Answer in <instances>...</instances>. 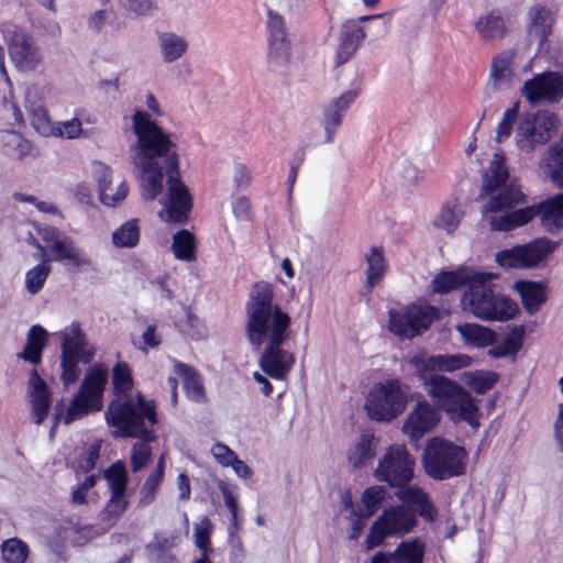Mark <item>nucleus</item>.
Masks as SVG:
<instances>
[{
	"label": "nucleus",
	"mask_w": 563,
	"mask_h": 563,
	"mask_svg": "<svg viewBox=\"0 0 563 563\" xmlns=\"http://www.w3.org/2000/svg\"><path fill=\"white\" fill-rule=\"evenodd\" d=\"M48 343V332L41 324L32 325L26 333V343L18 357L36 366L43 357V351Z\"/></svg>",
	"instance_id": "obj_28"
},
{
	"label": "nucleus",
	"mask_w": 563,
	"mask_h": 563,
	"mask_svg": "<svg viewBox=\"0 0 563 563\" xmlns=\"http://www.w3.org/2000/svg\"><path fill=\"white\" fill-rule=\"evenodd\" d=\"M29 554V545L19 538L8 539L1 545V555L5 563H24Z\"/></svg>",
	"instance_id": "obj_52"
},
{
	"label": "nucleus",
	"mask_w": 563,
	"mask_h": 563,
	"mask_svg": "<svg viewBox=\"0 0 563 563\" xmlns=\"http://www.w3.org/2000/svg\"><path fill=\"white\" fill-rule=\"evenodd\" d=\"M113 394L118 398L131 397L134 387V378L131 366L125 361L117 362L111 371Z\"/></svg>",
	"instance_id": "obj_38"
},
{
	"label": "nucleus",
	"mask_w": 563,
	"mask_h": 563,
	"mask_svg": "<svg viewBox=\"0 0 563 563\" xmlns=\"http://www.w3.org/2000/svg\"><path fill=\"white\" fill-rule=\"evenodd\" d=\"M498 378V374L492 371H471L462 375L464 384L479 395L492 389Z\"/></svg>",
	"instance_id": "obj_45"
},
{
	"label": "nucleus",
	"mask_w": 563,
	"mask_h": 563,
	"mask_svg": "<svg viewBox=\"0 0 563 563\" xmlns=\"http://www.w3.org/2000/svg\"><path fill=\"white\" fill-rule=\"evenodd\" d=\"M415 459L402 444L390 445L375 470V476L391 487L408 484L413 477Z\"/></svg>",
	"instance_id": "obj_14"
},
{
	"label": "nucleus",
	"mask_w": 563,
	"mask_h": 563,
	"mask_svg": "<svg viewBox=\"0 0 563 563\" xmlns=\"http://www.w3.org/2000/svg\"><path fill=\"white\" fill-rule=\"evenodd\" d=\"M464 214L461 201L456 197H451L441 206L432 220V224L437 229L452 234L457 230Z\"/></svg>",
	"instance_id": "obj_31"
},
{
	"label": "nucleus",
	"mask_w": 563,
	"mask_h": 563,
	"mask_svg": "<svg viewBox=\"0 0 563 563\" xmlns=\"http://www.w3.org/2000/svg\"><path fill=\"white\" fill-rule=\"evenodd\" d=\"M158 46L162 58L172 63L179 59L188 49L187 40L174 32H164L158 35Z\"/></svg>",
	"instance_id": "obj_40"
},
{
	"label": "nucleus",
	"mask_w": 563,
	"mask_h": 563,
	"mask_svg": "<svg viewBox=\"0 0 563 563\" xmlns=\"http://www.w3.org/2000/svg\"><path fill=\"white\" fill-rule=\"evenodd\" d=\"M536 67L561 68L563 67V48L560 44L547 43L544 51H540L533 58Z\"/></svg>",
	"instance_id": "obj_50"
},
{
	"label": "nucleus",
	"mask_w": 563,
	"mask_h": 563,
	"mask_svg": "<svg viewBox=\"0 0 563 563\" xmlns=\"http://www.w3.org/2000/svg\"><path fill=\"white\" fill-rule=\"evenodd\" d=\"M559 118L547 110L536 112L522 119L516 130L515 142L517 147L531 154L537 146L543 145L555 134Z\"/></svg>",
	"instance_id": "obj_11"
},
{
	"label": "nucleus",
	"mask_w": 563,
	"mask_h": 563,
	"mask_svg": "<svg viewBox=\"0 0 563 563\" xmlns=\"http://www.w3.org/2000/svg\"><path fill=\"white\" fill-rule=\"evenodd\" d=\"M408 402V388L399 380L389 379L376 384L368 393L365 409L368 417L376 421H390L400 415Z\"/></svg>",
	"instance_id": "obj_9"
},
{
	"label": "nucleus",
	"mask_w": 563,
	"mask_h": 563,
	"mask_svg": "<svg viewBox=\"0 0 563 563\" xmlns=\"http://www.w3.org/2000/svg\"><path fill=\"white\" fill-rule=\"evenodd\" d=\"M527 16L529 34L538 38L542 49L552 32L555 13L547 5L534 4L528 10Z\"/></svg>",
	"instance_id": "obj_23"
},
{
	"label": "nucleus",
	"mask_w": 563,
	"mask_h": 563,
	"mask_svg": "<svg viewBox=\"0 0 563 563\" xmlns=\"http://www.w3.org/2000/svg\"><path fill=\"white\" fill-rule=\"evenodd\" d=\"M497 277L495 273L476 271L462 294V310L483 321L505 322L515 318L519 307L512 299L496 290L492 280Z\"/></svg>",
	"instance_id": "obj_3"
},
{
	"label": "nucleus",
	"mask_w": 563,
	"mask_h": 563,
	"mask_svg": "<svg viewBox=\"0 0 563 563\" xmlns=\"http://www.w3.org/2000/svg\"><path fill=\"white\" fill-rule=\"evenodd\" d=\"M526 269L542 267L558 249L559 243L548 238H538L520 244Z\"/></svg>",
	"instance_id": "obj_24"
},
{
	"label": "nucleus",
	"mask_w": 563,
	"mask_h": 563,
	"mask_svg": "<svg viewBox=\"0 0 563 563\" xmlns=\"http://www.w3.org/2000/svg\"><path fill=\"white\" fill-rule=\"evenodd\" d=\"M408 362L415 368L427 393H429L431 382L437 377H444L438 373H452L467 368L473 364V358L463 353L429 355L424 352H419L411 356Z\"/></svg>",
	"instance_id": "obj_12"
},
{
	"label": "nucleus",
	"mask_w": 563,
	"mask_h": 563,
	"mask_svg": "<svg viewBox=\"0 0 563 563\" xmlns=\"http://www.w3.org/2000/svg\"><path fill=\"white\" fill-rule=\"evenodd\" d=\"M132 121L137 147L133 162L158 163L157 158H163L166 172L176 169L179 166V156L169 134L158 126L146 111L136 110Z\"/></svg>",
	"instance_id": "obj_5"
},
{
	"label": "nucleus",
	"mask_w": 563,
	"mask_h": 563,
	"mask_svg": "<svg viewBox=\"0 0 563 563\" xmlns=\"http://www.w3.org/2000/svg\"><path fill=\"white\" fill-rule=\"evenodd\" d=\"M539 170L555 186L563 188V137L549 146L539 162Z\"/></svg>",
	"instance_id": "obj_29"
},
{
	"label": "nucleus",
	"mask_w": 563,
	"mask_h": 563,
	"mask_svg": "<svg viewBox=\"0 0 563 563\" xmlns=\"http://www.w3.org/2000/svg\"><path fill=\"white\" fill-rule=\"evenodd\" d=\"M135 439L139 441L134 442L131 450L130 467L132 473H139L152 460V448L151 443L156 440L155 431L150 432L147 435H137Z\"/></svg>",
	"instance_id": "obj_39"
},
{
	"label": "nucleus",
	"mask_w": 563,
	"mask_h": 563,
	"mask_svg": "<svg viewBox=\"0 0 563 563\" xmlns=\"http://www.w3.org/2000/svg\"><path fill=\"white\" fill-rule=\"evenodd\" d=\"M211 453L216 461L224 467L233 464V461L238 457V454L231 450L227 444L218 442L212 445Z\"/></svg>",
	"instance_id": "obj_63"
},
{
	"label": "nucleus",
	"mask_w": 563,
	"mask_h": 563,
	"mask_svg": "<svg viewBox=\"0 0 563 563\" xmlns=\"http://www.w3.org/2000/svg\"><path fill=\"white\" fill-rule=\"evenodd\" d=\"M201 523L203 525L202 527H197L195 529L196 545L200 549L201 554H207L209 556L210 552H212L210 540L212 523L207 517L203 518Z\"/></svg>",
	"instance_id": "obj_60"
},
{
	"label": "nucleus",
	"mask_w": 563,
	"mask_h": 563,
	"mask_svg": "<svg viewBox=\"0 0 563 563\" xmlns=\"http://www.w3.org/2000/svg\"><path fill=\"white\" fill-rule=\"evenodd\" d=\"M463 342L472 347H487L495 343L496 333L481 324L476 323H462L456 327Z\"/></svg>",
	"instance_id": "obj_35"
},
{
	"label": "nucleus",
	"mask_w": 563,
	"mask_h": 563,
	"mask_svg": "<svg viewBox=\"0 0 563 563\" xmlns=\"http://www.w3.org/2000/svg\"><path fill=\"white\" fill-rule=\"evenodd\" d=\"M522 95L530 104L555 102L563 97V75L561 73H539L525 82Z\"/></svg>",
	"instance_id": "obj_18"
},
{
	"label": "nucleus",
	"mask_w": 563,
	"mask_h": 563,
	"mask_svg": "<svg viewBox=\"0 0 563 563\" xmlns=\"http://www.w3.org/2000/svg\"><path fill=\"white\" fill-rule=\"evenodd\" d=\"M118 8L134 18H152L158 11L157 0H115Z\"/></svg>",
	"instance_id": "obj_49"
},
{
	"label": "nucleus",
	"mask_w": 563,
	"mask_h": 563,
	"mask_svg": "<svg viewBox=\"0 0 563 563\" xmlns=\"http://www.w3.org/2000/svg\"><path fill=\"white\" fill-rule=\"evenodd\" d=\"M51 269V265L44 261L26 272L25 287L30 294L35 295L43 288Z\"/></svg>",
	"instance_id": "obj_55"
},
{
	"label": "nucleus",
	"mask_w": 563,
	"mask_h": 563,
	"mask_svg": "<svg viewBox=\"0 0 563 563\" xmlns=\"http://www.w3.org/2000/svg\"><path fill=\"white\" fill-rule=\"evenodd\" d=\"M396 497L401 500L405 507L412 509L415 512L419 511L420 516L427 520H433L435 509L430 504L427 494L416 485L404 484L396 486Z\"/></svg>",
	"instance_id": "obj_25"
},
{
	"label": "nucleus",
	"mask_w": 563,
	"mask_h": 563,
	"mask_svg": "<svg viewBox=\"0 0 563 563\" xmlns=\"http://www.w3.org/2000/svg\"><path fill=\"white\" fill-rule=\"evenodd\" d=\"M479 198L482 219L493 231H512L534 218L532 208H517L526 203L527 196L518 180L509 179L503 154L496 153L490 161Z\"/></svg>",
	"instance_id": "obj_2"
},
{
	"label": "nucleus",
	"mask_w": 563,
	"mask_h": 563,
	"mask_svg": "<svg viewBox=\"0 0 563 563\" xmlns=\"http://www.w3.org/2000/svg\"><path fill=\"white\" fill-rule=\"evenodd\" d=\"M110 494H111L110 498L107 501L106 507H104V512L108 515V517L118 519L126 510V508L129 506V501L125 498V494H122V493H118L117 495H115V493H110Z\"/></svg>",
	"instance_id": "obj_62"
},
{
	"label": "nucleus",
	"mask_w": 563,
	"mask_h": 563,
	"mask_svg": "<svg viewBox=\"0 0 563 563\" xmlns=\"http://www.w3.org/2000/svg\"><path fill=\"white\" fill-rule=\"evenodd\" d=\"M143 174L142 187L144 197L147 200H154L163 190V169L158 163H134Z\"/></svg>",
	"instance_id": "obj_36"
},
{
	"label": "nucleus",
	"mask_w": 563,
	"mask_h": 563,
	"mask_svg": "<svg viewBox=\"0 0 563 563\" xmlns=\"http://www.w3.org/2000/svg\"><path fill=\"white\" fill-rule=\"evenodd\" d=\"M438 316L437 308L428 303H413L389 312V330L397 336L411 339L426 331Z\"/></svg>",
	"instance_id": "obj_13"
},
{
	"label": "nucleus",
	"mask_w": 563,
	"mask_h": 563,
	"mask_svg": "<svg viewBox=\"0 0 563 563\" xmlns=\"http://www.w3.org/2000/svg\"><path fill=\"white\" fill-rule=\"evenodd\" d=\"M267 42L268 60L276 67H282L289 59L291 40L284 16L268 9L267 10Z\"/></svg>",
	"instance_id": "obj_17"
},
{
	"label": "nucleus",
	"mask_w": 563,
	"mask_h": 563,
	"mask_svg": "<svg viewBox=\"0 0 563 563\" xmlns=\"http://www.w3.org/2000/svg\"><path fill=\"white\" fill-rule=\"evenodd\" d=\"M31 124L34 130L43 136H52L56 134V131L62 133L60 126H56L47 112L42 106H32L30 108Z\"/></svg>",
	"instance_id": "obj_51"
},
{
	"label": "nucleus",
	"mask_w": 563,
	"mask_h": 563,
	"mask_svg": "<svg viewBox=\"0 0 563 563\" xmlns=\"http://www.w3.org/2000/svg\"><path fill=\"white\" fill-rule=\"evenodd\" d=\"M475 30L484 40L503 38L508 32L506 21L497 9L479 15L475 22Z\"/></svg>",
	"instance_id": "obj_34"
},
{
	"label": "nucleus",
	"mask_w": 563,
	"mask_h": 563,
	"mask_svg": "<svg viewBox=\"0 0 563 563\" xmlns=\"http://www.w3.org/2000/svg\"><path fill=\"white\" fill-rule=\"evenodd\" d=\"M416 523L412 509L402 505L388 507L371 526L365 540L366 548L373 550L389 537H401L411 531Z\"/></svg>",
	"instance_id": "obj_10"
},
{
	"label": "nucleus",
	"mask_w": 563,
	"mask_h": 563,
	"mask_svg": "<svg viewBox=\"0 0 563 563\" xmlns=\"http://www.w3.org/2000/svg\"><path fill=\"white\" fill-rule=\"evenodd\" d=\"M1 142L3 147L8 148L5 153L15 156L18 159L33 155V144L19 132L4 131L1 134Z\"/></svg>",
	"instance_id": "obj_44"
},
{
	"label": "nucleus",
	"mask_w": 563,
	"mask_h": 563,
	"mask_svg": "<svg viewBox=\"0 0 563 563\" xmlns=\"http://www.w3.org/2000/svg\"><path fill=\"white\" fill-rule=\"evenodd\" d=\"M441 413L426 399H419L415 408L407 416L402 432L411 440L418 441L430 432L440 421Z\"/></svg>",
	"instance_id": "obj_19"
},
{
	"label": "nucleus",
	"mask_w": 563,
	"mask_h": 563,
	"mask_svg": "<svg viewBox=\"0 0 563 563\" xmlns=\"http://www.w3.org/2000/svg\"><path fill=\"white\" fill-rule=\"evenodd\" d=\"M387 490L382 486H372L367 488L362 495V505L363 509H361V514L363 516H372L380 506Z\"/></svg>",
	"instance_id": "obj_58"
},
{
	"label": "nucleus",
	"mask_w": 563,
	"mask_h": 563,
	"mask_svg": "<svg viewBox=\"0 0 563 563\" xmlns=\"http://www.w3.org/2000/svg\"><path fill=\"white\" fill-rule=\"evenodd\" d=\"M366 260V285L373 288L383 279L387 265L382 249L374 246L365 257Z\"/></svg>",
	"instance_id": "obj_43"
},
{
	"label": "nucleus",
	"mask_w": 563,
	"mask_h": 563,
	"mask_svg": "<svg viewBox=\"0 0 563 563\" xmlns=\"http://www.w3.org/2000/svg\"><path fill=\"white\" fill-rule=\"evenodd\" d=\"M108 383V368L102 363H96L90 366L80 384L85 390L96 393L103 397V393Z\"/></svg>",
	"instance_id": "obj_46"
},
{
	"label": "nucleus",
	"mask_w": 563,
	"mask_h": 563,
	"mask_svg": "<svg viewBox=\"0 0 563 563\" xmlns=\"http://www.w3.org/2000/svg\"><path fill=\"white\" fill-rule=\"evenodd\" d=\"M49 250L57 262L70 261L76 267L90 266V258L78 250L68 236H57L52 240Z\"/></svg>",
	"instance_id": "obj_33"
},
{
	"label": "nucleus",
	"mask_w": 563,
	"mask_h": 563,
	"mask_svg": "<svg viewBox=\"0 0 563 563\" xmlns=\"http://www.w3.org/2000/svg\"><path fill=\"white\" fill-rule=\"evenodd\" d=\"M172 249L177 260L185 262L195 261L197 253L195 235L186 229L179 230L173 236Z\"/></svg>",
	"instance_id": "obj_42"
},
{
	"label": "nucleus",
	"mask_w": 563,
	"mask_h": 563,
	"mask_svg": "<svg viewBox=\"0 0 563 563\" xmlns=\"http://www.w3.org/2000/svg\"><path fill=\"white\" fill-rule=\"evenodd\" d=\"M352 101V92L346 91L333 100L323 111V125L325 130V142L331 143L333 136L342 124V119Z\"/></svg>",
	"instance_id": "obj_32"
},
{
	"label": "nucleus",
	"mask_w": 563,
	"mask_h": 563,
	"mask_svg": "<svg viewBox=\"0 0 563 563\" xmlns=\"http://www.w3.org/2000/svg\"><path fill=\"white\" fill-rule=\"evenodd\" d=\"M532 64L529 58L523 62L517 49L510 48L496 55L492 60V70H514L521 68L527 70Z\"/></svg>",
	"instance_id": "obj_47"
},
{
	"label": "nucleus",
	"mask_w": 563,
	"mask_h": 563,
	"mask_svg": "<svg viewBox=\"0 0 563 563\" xmlns=\"http://www.w3.org/2000/svg\"><path fill=\"white\" fill-rule=\"evenodd\" d=\"M167 200L165 202V221L177 224L188 222L194 208V198L180 177L179 166L166 172Z\"/></svg>",
	"instance_id": "obj_16"
},
{
	"label": "nucleus",
	"mask_w": 563,
	"mask_h": 563,
	"mask_svg": "<svg viewBox=\"0 0 563 563\" xmlns=\"http://www.w3.org/2000/svg\"><path fill=\"white\" fill-rule=\"evenodd\" d=\"M424 544L418 539L402 541L394 550L396 563H422Z\"/></svg>",
	"instance_id": "obj_48"
},
{
	"label": "nucleus",
	"mask_w": 563,
	"mask_h": 563,
	"mask_svg": "<svg viewBox=\"0 0 563 563\" xmlns=\"http://www.w3.org/2000/svg\"><path fill=\"white\" fill-rule=\"evenodd\" d=\"M536 216H540L541 225L551 234L563 230V192L538 205L528 206Z\"/></svg>",
	"instance_id": "obj_22"
},
{
	"label": "nucleus",
	"mask_w": 563,
	"mask_h": 563,
	"mask_svg": "<svg viewBox=\"0 0 563 563\" xmlns=\"http://www.w3.org/2000/svg\"><path fill=\"white\" fill-rule=\"evenodd\" d=\"M495 262L505 269H526L520 244L497 252Z\"/></svg>",
	"instance_id": "obj_54"
},
{
	"label": "nucleus",
	"mask_w": 563,
	"mask_h": 563,
	"mask_svg": "<svg viewBox=\"0 0 563 563\" xmlns=\"http://www.w3.org/2000/svg\"><path fill=\"white\" fill-rule=\"evenodd\" d=\"M164 481V475L152 471L140 489L139 505L142 507L151 505L156 497L157 490Z\"/></svg>",
	"instance_id": "obj_57"
},
{
	"label": "nucleus",
	"mask_w": 563,
	"mask_h": 563,
	"mask_svg": "<svg viewBox=\"0 0 563 563\" xmlns=\"http://www.w3.org/2000/svg\"><path fill=\"white\" fill-rule=\"evenodd\" d=\"M104 478L108 481L110 493L125 494L129 478L126 468L121 461H117L106 470Z\"/></svg>",
	"instance_id": "obj_53"
},
{
	"label": "nucleus",
	"mask_w": 563,
	"mask_h": 563,
	"mask_svg": "<svg viewBox=\"0 0 563 563\" xmlns=\"http://www.w3.org/2000/svg\"><path fill=\"white\" fill-rule=\"evenodd\" d=\"M232 212L236 219L251 221L253 218L252 205L247 197H239L232 201Z\"/></svg>",
	"instance_id": "obj_64"
},
{
	"label": "nucleus",
	"mask_w": 563,
	"mask_h": 563,
	"mask_svg": "<svg viewBox=\"0 0 563 563\" xmlns=\"http://www.w3.org/2000/svg\"><path fill=\"white\" fill-rule=\"evenodd\" d=\"M352 55V31L350 22L346 21L342 25V32L340 36V44L335 56V67H340L345 64Z\"/></svg>",
	"instance_id": "obj_59"
},
{
	"label": "nucleus",
	"mask_w": 563,
	"mask_h": 563,
	"mask_svg": "<svg viewBox=\"0 0 563 563\" xmlns=\"http://www.w3.org/2000/svg\"><path fill=\"white\" fill-rule=\"evenodd\" d=\"M104 417L108 426L114 428V435L124 439L147 435L159 421L155 401L146 399L140 391L135 398L111 400Z\"/></svg>",
	"instance_id": "obj_4"
},
{
	"label": "nucleus",
	"mask_w": 563,
	"mask_h": 563,
	"mask_svg": "<svg viewBox=\"0 0 563 563\" xmlns=\"http://www.w3.org/2000/svg\"><path fill=\"white\" fill-rule=\"evenodd\" d=\"M30 386L32 420L35 424L40 426L48 417L52 406L51 391L35 368L30 374Z\"/></svg>",
	"instance_id": "obj_20"
},
{
	"label": "nucleus",
	"mask_w": 563,
	"mask_h": 563,
	"mask_svg": "<svg viewBox=\"0 0 563 563\" xmlns=\"http://www.w3.org/2000/svg\"><path fill=\"white\" fill-rule=\"evenodd\" d=\"M100 444H90L79 456L78 466L82 473L91 472L100 457Z\"/></svg>",
	"instance_id": "obj_61"
},
{
	"label": "nucleus",
	"mask_w": 563,
	"mask_h": 563,
	"mask_svg": "<svg viewBox=\"0 0 563 563\" xmlns=\"http://www.w3.org/2000/svg\"><path fill=\"white\" fill-rule=\"evenodd\" d=\"M525 336L523 325L512 327L503 338L501 342L490 345L488 355L494 358L515 356L521 349Z\"/></svg>",
	"instance_id": "obj_37"
},
{
	"label": "nucleus",
	"mask_w": 563,
	"mask_h": 563,
	"mask_svg": "<svg viewBox=\"0 0 563 563\" xmlns=\"http://www.w3.org/2000/svg\"><path fill=\"white\" fill-rule=\"evenodd\" d=\"M174 373L183 378V386L187 398L191 401L206 402V390L198 371L178 360H173Z\"/></svg>",
	"instance_id": "obj_26"
},
{
	"label": "nucleus",
	"mask_w": 563,
	"mask_h": 563,
	"mask_svg": "<svg viewBox=\"0 0 563 563\" xmlns=\"http://www.w3.org/2000/svg\"><path fill=\"white\" fill-rule=\"evenodd\" d=\"M274 299L272 283L258 280L252 285L245 303V335L253 346L267 343L260 366L273 379L283 380L295 363L294 355L283 349L288 339L291 318Z\"/></svg>",
	"instance_id": "obj_1"
},
{
	"label": "nucleus",
	"mask_w": 563,
	"mask_h": 563,
	"mask_svg": "<svg viewBox=\"0 0 563 563\" xmlns=\"http://www.w3.org/2000/svg\"><path fill=\"white\" fill-rule=\"evenodd\" d=\"M466 450L442 438L429 440L423 453V468L433 479H446L465 473Z\"/></svg>",
	"instance_id": "obj_7"
},
{
	"label": "nucleus",
	"mask_w": 563,
	"mask_h": 563,
	"mask_svg": "<svg viewBox=\"0 0 563 563\" xmlns=\"http://www.w3.org/2000/svg\"><path fill=\"white\" fill-rule=\"evenodd\" d=\"M0 32L8 44L11 60L15 67L35 68L41 62L38 47L21 26L12 22L0 23Z\"/></svg>",
	"instance_id": "obj_15"
},
{
	"label": "nucleus",
	"mask_w": 563,
	"mask_h": 563,
	"mask_svg": "<svg viewBox=\"0 0 563 563\" xmlns=\"http://www.w3.org/2000/svg\"><path fill=\"white\" fill-rule=\"evenodd\" d=\"M96 349L88 346L87 335L81 324L74 321L62 333L60 380L65 386L75 384L80 376L79 363L89 364L95 357Z\"/></svg>",
	"instance_id": "obj_8"
},
{
	"label": "nucleus",
	"mask_w": 563,
	"mask_h": 563,
	"mask_svg": "<svg viewBox=\"0 0 563 563\" xmlns=\"http://www.w3.org/2000/svg\"><path fill=\"white\" fill-rule=\"evenodd\" d=\"M102 407V396L79 387L77 393L70 399L69 407L63 418L64 423L70 424L71 422L81 419L89 413L99 412L101 411Z\"/></svg>",
	"instance_id": "obj_21"
},
{
	"label": "nucleus",
	"mask_w": 563,
	"mask_h": 563,
	"mask_svg": "<svg viewBox=\"0 0 563 563\" xmlns=\"http://www.w3.org/2000/svg\"><path fill=\"white\" fill-rule=\"evenodd\" d=\"M141 238L140 220L134 218L125 221L111 234L112 244L118 249H133Z\"/></svg>",
	"instance_id": "obj_41"
},
{
	"label": "nucleus",
	"mask_w": 563,
	"mask_h": 563,
	"mask_svg": "<svg viewBox=\"0 0 563 563\" xmlns=\"http://www.w3.org/2000/svg\"><path fill=\"white\" fill-rule=\"evenodd\" d=\"M514 289L519 294L522 306L530 316L537 313L548 298L547 285L542 282L517 280Z\"/></svg>",
	"instance_id": "obj_27"
},
{
	"label": "nucleus",
	"mask_w": 563,
	"mask_h": 563,
	"mask_svg": "<svg viewBox=\"0 0 563 563\" xmlns=\"http://www.w3.org/2000/svg\"><path fill=\"white\" fill-rule=\"evenodd\" d=\"M520 109V102L515 101L509 108H507L496 128V136L495 140L497 143H501L505 140L509 139L512 132L514 124L518 118Z\"/></svg>",
	"instance_id": "obj_56"
},
{
	"label": "nucleus",
	"mask_w": 563,
	"mask_h": 563,
	"mask_svg": "<svg viewBox=\"0 0 563 563\" xmlns=\"http://www.w3.org/2000/svg\"><path fill=\"white\" fill-rule=\"evenodd\" d=\"M428 395L453 422H466L473 429L479 427V400L463 386L449 377H437L431 382Z\"/></svg>",
	"instance_id": "obj_6"
},
{
	"label": "nucleus",
	"mask_w": 563,
	"mask_h": 563,
	"mask_svg": "<svg viewBox=\"0 0 563 563\" xmlns=\"http://www.w3.org/2000/svg\"><path fill=\"white\" fill-rule=\"evenodd\" d=\"M476 271L461 267L451 272H440L431 283L432 290L438 294H446L456 288H467Z\"/></svg>",
	"instance_id": "obj_30"
}]
</instances>
